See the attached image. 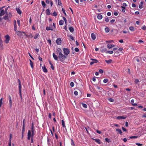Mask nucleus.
Here are the masks:
<instances>
[{"label":"nucleus","mask_w":146,"mask_h":146,"mask_svg":"<svg viewBox=\"0 0 146 146\" xmlns=\"http://www.w3.org/2000/svg\"><path fill=\"white\" fill-rule=\"evenodd\" d=\"M58 57L59 60L62 62H63L65 59L67 58V56L63 54H59Z\"/></svg>","instance_id":"1"},{"label":"nucleus","mask_w":146,"mask_h":146,"mask_svg":"<svg viewBox=\"0 0 146 146\" xmlns=\"http://www.w3.org/2000/svg\"><path fill=\"white\" fill-rule=\"evenodd\" d=\"M63 51L64 54L66 56L69 54L70 51L69 50L68 48H64Z\"/></svg>","instance_id":"2"},{"label":"nucleus","mask_w":146,"mask_h":146,"mask_svg":"<svg viewBox=\"0 0 146 146\" xmlns=\"http://www.w3.org/2000/svg\"><path fill=\"white\" fill-rule=\"evenodd\" d=\"M5 43L6 44L8 43L10 39V36L8 35H7L5 36Z\"/></svg>","instance_id":"3"},{"label":"nucleus","mask_w":146,"mask_h":146,"mask_svg":"<svg viewBox=\"0 0 146 146\" xmlns=\"http://www.w3.org/2000/svg\"><path fill=\"white\" fill-rule=\"evenodd\" d=\"M9 107L10 108H11L12 107V103L11 98L10 96H9Z\"/></svg>","instance_id":"4"},{"label":"nucleus","mask_w":146,"mask_h":146,"mask_svg":"<svg viewBox=\"0 0 146 146\" xmlns=\"http://www.w3.org/2000/svg\"><path fill=\"white\" fill-rule=\"evenodd\" d=\"M56 53L57 54H62V50L60 48H58L57 49V50L56 51Z\"/></svg>","instance_id":"5"},{"label":"nucleus","mask_w":146,"mask_h":146,"mask_svg":"<svg viewBox=\"0 0 146 146\" xmlns=\"http://www.w3.org/2000/svg\"><path fill=\"white\" fill-rule=\"evenodd\" d=\"M61 40L60 38H58L56 40V43L58 45H60L61 44Z\"/></svg>","instance_id":"6"},{"label":"nucleus","mask_w":146,"mask_h":146,"mask_svg":"<svg viewBox=\"0 0 146 146\" xmlns=\"http://www.w3.org/2000/svg\"><path fill=\"white\" fill-rule=\"evenodd\" d=\"M16 33L17 35L19 36H22V33H25L24 32H21L19 31H17Z\"/></svg>","instance_id":"7"},{"label":"nucleus","mask_w":146,"mask_h":146,"mask_svg":"<svg viewBox=\"0 0 146 146\" xmlns=\"http://www.w3.org/2000/svg\"><path fill=\"white\" fill-rule=\"evenodd\" d=\"M27 139L28 140H30L31 137V130H29L28 131L27 134Z\"/></svg>","instance_id":"8"},{"label":"nucleus","mask_w":146,"mask_h":146,"mask_svg":"<svg viewBox=\"0 0 146 146\" xmlns=\"http://www.w3.org/2000/svg\"><path fill=\"white\" fill-rule=\"evenodd\" d=\"M52 55L54 59L58 61V56L55 55L54 53H53Z\"/></svg>","instance_id":"9"},{"label":"nucleus","mask_w":146,"mask_h":146,"mask_svg":"<svg viewBox=\"0 0 146 146\" xmlns=\"http://www.w3.org/2000/svg\"><path fill=\"white\" fill-rule=\"evenodd\" d=\"M46 30L48 31L49 30H51V31H53L54 30V28L53 27L52 25H51V27H46Z\"/></svg>","instance_id":"10"},{"label":"nucleus","mask_w":146,"mask_h":146,"mask_svg":"<svg viewBox=\"0 0 146 146\" xmlns=\"http://www.w3.org/2000/svg\"><path fill=\"white\" fill-rule=\"evenodd\" d=\"M115 46L114 45L111 44H108L107 45V47L109 49H110Z\"/></svg>","instance_id":"11"},{"label":"nucleus","mask_w":146,"mask_h":146,"mask_svg":"<svg viewBox=\"0 0 146 146\" xmlns=\"http://www.w3.org/2000/svg\"><path fill=\"white\" fill-rule=\"evenodd\" d=\"M92 139L94 140L97 143L99 144H100L101 143V141L100 139H95L93 138H92Z\"/></svg>","instance_id":"12"},{"label":"nucleus","mask_w":146,"mask_h":146,"mask_svg":"<svg viewBox=\"0 0 146 146\" xmlns=\"http://www.w3.org/2000/svg\"><path fill=\"white\" fill-rule=\"evenodd\" d=\"M18 82L19 83V90L21 89L22 86L21 84V82L19 79H18Z\"/></svg>","instance_id":"13"},{"label":"nucleus","mask_w":146,"mask_h":146,"mask_svg":"<svg viewBox=\"0 0 146 146\" xmlns=\"http://www.w3.org/2000/svg\"><path fill=\"white\" fill-rule=\"evenodd\" d=\"M126 118V117L123 116H119L117 117L116 118L118 119H125Z\"/></svg>","instance_id":"14"},{"label":"nucleus","mask_w":146,"mask_h":146,"mask_svg":"<svg viewBox=\"0 0 146 146\" xmlns=\"http://www.w3.org/2000/svg\"><path fill=\"white\" fill-rule=\"evenodd\" d=\"M42 68L43 71L44 72L46 73L48 72L47 69L46 68L45 66L44 65L42 67Z\"/></svg>","instance_id":"15"},{"label":"nucleus","mask_w":146,"mask_h":146,"mask_svg":"<svg viewBox=\"0 0 146 146\" xmlns=\"http://www.w3.org/2000/svg\"><path fill=\"white\" fill-rule=\"evenodd\" d=\"M5 14V11L3 9L2 10L0 13V16H2Z\"/></svg>","instance_id":"16"},{"label":"nucleus","mask_w":146,"mask_h":146,"mask_svg":"<svg viewBox=\"0 0 146 146\" xmlns=\"http://www.w3.org/2000/svg\"><path fill=\"white\" fill-rule=\"evenodd\" d=\"M91 36L93 40H94L96 39V36L94 33H92L91 34Z\"/></svg>","instance_id":"17"},{"label":"nucleus","mask_w":146,"mask_h":146,"mask_svg":"<svg viewBox=\"0 0 146 146\" xmlns=\"http://www.w3.org/2000/svg\"><path fill=\"white\" fill-rule=\"evenodd\" d=\"M112 60L111 59H109L108 60H106L105 61L108 64H110L112 62Z\"/></svg>","instance_id":"18"},{"label":"nucleus","mask_w":146,"mask_h":146,"mask_svg":"<svg viewBox=\"0 0 146 146\" xmlns=\"http://www.w3.org/2000/svg\"><path fill=\"white\" fill-rule=\"evenodd\" d=\"M46 13L48 15H49L50 14V11L49 9H46Z\"/></svg>","instance_id":"19"},{"label":"nucleus","mask_w":146,"mask_h":146,"mask_svg":"<svg viewBox=\"0 0 146 146\" xmlns=\"http://www.w3.org/2000/svg\"><path fill=\"white\" fill-rule=\"evenodd\" d=\"M16 10L17 11V13L20 15L21 13V11L19 8H16Z\"/></svg>","instance_id":"20"},{"label":"nucleus","mask_w":146,"mask_h":146,"mask_svg":"<svg viewBox=\"0 0 146 146\" xmlns=\"http://www.w3.org/2000/svg\"><path fill=\"white\" fill-rule=\"evenodd\" d=\"M7 14H6V15H5V16L3 17V19L5 20H9V16L7 15Z\"/></svg>","instance_id":"21"},{"label":"nucleus","mask_w":146,"mask_h":146,"mask_svg":"<svg viewBox=\"0 0 146 146\" xmlns=\"http://www.w3.org/2000/svg\"><path fill=\"white\" fill-rule=\"evenodd\" d=\"M69 30L72 33L74 32V28L72 27H69Z\"/></svg>","instance_id":"22"},{"label":"nucleus","mask_w":146,"mask_h":146,"mask_svg":"<svg viewBox=\"0 0 146 146\" xmlns=\"http://www.w3.org/2000/svg\"><path fill=\"white\" fill-rule=\"evenodd\" d=\"M97 18L98 19H101L102 18V16L100 14H99L97 16Z\"/></svg>","instance_id":"23"},{"label":"nucleus","mask_w":146,"mask_h":146,"mask_svg":"<svg viewBox=\"0 0 146 146\" xmlns=\"http://www.w3.org/2000/svg\"><path fill=\"white\" fill-rule=\"evenodd\" d=\"M41 4L43 8H45L46 7V4L44 1H42Z\"/></svg>","instance_id":"24"},{"label":"nucleus","mask_w":146,"mask_h":146,"mask_svg":"<svg viewBox=\"0 0 146 146\" xmlns=\"http://www.w3.org/2000/svg\"><path fill=\"white\" fill-rule=\"evenodd\" d=\"M134 100L133 99H132L131 100V103L132 104V105L133 106H136L137 105V104L136 103H134Z\"/></svg>","instance_id":"25"},{"label":"nucleus","mask_w":146,"mask_h":146,"mask_svg":"<svg viewBox=\"0 0 146 146\" xmlns=\"http://www.w3.org/2000/svg\"><path fill=\"white\" fill-rule=\"evenodd\" d=\"M116 131L118 133H119L121 134L122 133V131L121 130L119 129H116Z\"/></svg>","instance_id":"26"},{"label":"nucleus","mask_w":146,"mask_h":146,"mask_svg":"<svg viewBox=\"0 0 146 146\" xmlns=\"http://www.w3.org/2000/svg\"><path fill=\"white\" fill-rule=\"evenodd\" d=\"M19 95L20 96V98H21V101H22V97L21 94V89L19 90Z\"/></svg>","instance_id":"27"},{"label":"nucleus","mask_w":146,"mask_h":146,"mask_svg":"<svg viewBox=\"0 0 146 146\" xmlns=\"http://www.w3.org/2000/svg\"><path fill=\"white\" fill-rule=\"evenodd\" d=\"M30 64L31 66V67L32 69L33 68V63L32 61L30 59Z\"/></svg>","instance_id":"28"},{"label":"nucleus","mask_w":146,"mask_h":146,"mask_svg":"<svg viewBox=\"0 0 146 146\" xmlns=\"http://www.w3.org/2000/svg\"><path fill=\"white\" fill-rule=\"evenodd\" d=\"M64 23V21L62 20H60L59 21V25H62Z\"/></svg>","instance_id":"29"},{"label":"nucleus","mask_w":146,"mask_h":146,"mask_svg":"<svg viewBox=\"0 0 146 146\" xmlns=\"http://www.w3.org/2000/svg\"><path fill=\"white\" fill-rule=\"evenodd\" d=\"M62 126L64 127H65V123L64 120H62Z\"/></svg>","instance_id":"30"},{"label":"nucleus","mask_w":146,"mask_h":146,"mask_svg":"<svg viewBox=\"0 0 146 146\" xmlns=\"http://www.w3.org/2000/svg\"><path fill=\"white\" fill-rule=\"evenodd\" d=\"M107 50L106 48H103L101 50V52H106V51H107Z\"/></svg>","instance_id":"31"},{"label":"nucleus","mask_w":146,"mask_h":146,"mask_svg":"<svg viewBox=\"0 0 146 146\" xmlns=\"http://www.w3.org/2000/svg\"><path fill=\"white\" fill-rule=\"evenodd\" d=\"M105 140L106 141L108 142V143H110L111 142V141L110 140V139H109L108 138H106L105 139Z\"/></svg>","instance_id":"32"},{"label":"nucleus","mask_w":146,"mask_h":146,"mask_svg":"<svg viewBox=\"0 0 146 146\" xmlns=\"http://www.w3.org/2000/svg\"><path fill=\"white\" fill-rule=\"evenodd\" d=\"M31 131L32 132V133H34L35 134V128H31Z\"/></svg>","instance_id":"33"},{"label":"nucleus","mask_w":146,"mask_h":146,"mask_svg":"<svg viewBox=\"0 0 146 146\" xmlns=\"http://www.w3.org/2000/svg\"><path fill=\"white\" fill-rule=\"evenodd\" d=\"M129 30L131 31H134V28L133 27H132V26L130 27H129Z\"/></svg>","instance_id":"34"},{"label":"nucleus","mask_w":146,"mask_h":146,"mask_svg":"<svg viewBox=\"0 0 146 146\" xmlns=\"http://www.w3.org/2000/svg\"><path fill=\"white\" fill-rule=\"evenodd\" d=\"M105 31L106 32L108 33L110 31V29L108 27H106L105 28Z\"/></svg>","instance_id":"35"},{"label":"nucleus","mask_w":146,"mask_h":146,"mask_svg":"<svg viewBox=\"0 0 146 146\" xmlns=\"http://www.w3.org/2000/svg\"><path fill=\"white\" fill-rule=\"evenodd\" d=\"M82 106L85 108H87V105L85 104L82 103Z\"/></svg>","instance_id":"36"},{"label":"nucleus","mask_w":146,"mask_h":146,"mask_svg":"<svg viewBox=\"0 0 146 146\" xmlns=\"http://www.w3.org/2000/svg\"><path fill=\"white\" fill-rule=\"evenodd\" d=\"M122 8V11L123 12H124L125 11V7L123 6H121V7Z\"/></svg>","instance_id":"37"},{"label":"nucleus","mask_w":146,"mask_h":146,"mask_svg":"<svg viewBox=\"0 0 146 146\" xmlns=\"http://www.w3.org/2000/svg\"><path fill=\"white\" fill-rule=\"evenodd\" d=\"M52 15L54 16H56L57 15V13L56 11H54L53 14H52Z\"/></svg>","instance_id":"38"},{"label":"nucleus","mask_w":146,"mask_h":146,"mask_svg":"<svg viewBox=\"0 0 146 146\" xmlns=\"http://www.w3.org/2000/svg\"><path fill=\"white\" fill-rule=\"evenodd\" d=\"M39 35V34L38 33H36V34L35 36H34V38L35 39H36L38 36Z\"/></svg>","instance_id":"39"},{"label":"nucleus","mask_w":146,"mask_h":146,"mask_svg":"<svg viewBox=\"0 0 146 146\" xmlns=\"http://www.w3.org/2000/svg\"><path fill=\"white\" fill-rule=\"evenodd\" d=\"M113 51L110 50V51H106V53L112 54L113 53Z\"/></svg>","instance_id":"40"},{"label":"nucleus","mask_w":146,"mask_h":146,"mask_svg":"<svg viewBox=\"0 0 146 146\" xmlns=\"http://www.w3.org/2000/svg\"><path fill=\"white\" fill-rule=\"evenodd\" d=\"M108 100L109 101L111 102H114L113 99L111 98H109L108 99Z\"/></svg>","instance_id":"41"},{"label":"nucleus","mask_w":146,"mask_h":146,"mask_svg":"<svg viewBox=\"0 0 146 146\" xmlns=\"http://www.w3.org/2000/svg\"><path fill=\"white\" fill-rule=\"evenodd\" d=\"M68 36L70 38V39H72L73 40H74V38L71 35H70L69 36Z\"/></svg>","instance_id":"42"},{"label":"nucleus","mask_w":146,"mask_h":146,"mask_svg":"<svg viewBox=\"0 0 146 146\" xmlns=\"http://www.w3.org/2000/svg\"><path fill=\"white\" fill-rule=\"evenodd\" d=\"M25 131V126H23L22 133L24 134Z\"/></svg>","instance_id":"43"},{"label":"nucleus","mask_w":146,"mask_h":146,"mask_svg":"<svg viewBox=\"0 0 146 146\" xmlns=\"http://www.w3.org/2000/svg\"><path fill=\"white\" fill-rule=\"evenodd\" d=\"M58 5L60 6H61L62 3L61 2V1L60 0H58Z\"/></svg>","instance_id":"44"},{"label":"nucleus","mask_w":146,"mask_h":146,"mask_svg":"<svg viewBox=\"0 0 146 146\" xmlns=\"http://www.w3.org/2000/svg\"><path fill=\"white\" fill-rule=\"evenodd\" d=\"M63 19L64 20L65 23L66 24V25H67V20L66 18L64 17H63Z\"/></svg>","instance_id":"45"},{"label":"nucleus","mask_w":146,"mask_h":146,"mask_svg":"<svg viewBox=\"0 0 146 146\" xmlns=\"http://www.w3.org/2000/svg\"><path fill=\"white\" fill-rule=\"evenodd\" d=\"M138 137V136H131L129 137V138L130 139H133V138H137Z\"/></svg>","instance_id":"46"},{"label":"nucleus","mask_w":146,"mask_h":146,"mask_svg":"<svg viewBox=\"0 0 146 146\" xmlns=\"http://www.w3.org/2000/svg\"><path fill=\"white\" fill-rule=\"evenodd\" d=\"M47 42L49 43L50 45H51V41L50 39H48L47 40Z\"/></svg>","instance_id":"47"},{"label":"nucleus","mask_w":146,"mask_h":146,"mask_svg":"<svg viewBox=\"0 0 146 146\" xmlns=\"http://www.w3.org/2000/svg\"><path fill=\"white\" fill-rule=\"evenodd\" d=\"M108 81V80L107 79H105L104 80L103 82L104 83H106Z\"/></svg>","instance_id":"48"},{"label":"nucleus","mask_w":146,"mask_h":146,"mask_svg":"<svg viewBox=\"0 0 146 146\" xmlns=\"http://www.w3.org/2000/svg\"><path fill=\"white\" fill-rule=\"evenodd\" d=\"M91 60H93L94 61L93 62H94L95 63H97L98 62V61L96 59H91Z\"/></svg>","instance_id":"49"},{"label":"nucleus","mask_w":146,"mask_h":146,"mask_svg":"<svg viewBox=\"0 0 146 146\" xmlns=\"http://www.w3.org/2000/svg\"><path fill=\"white\" fill-rule=\"evenodd\" d=\"M62 12H63V13L64 14V15L65 16H66V13L65 10L63 8H62Z\"/></svg>","instance_id":"50"},{"label":"nucleus","mask_w":146,"mask_h":146,"mask_svg":"<svg viewBox=\"0 0 146 146\" xmlns=\"http://www.w3.org/2000/svg\"><path fill=\"white\" fill-rule=\"evenodd\" d=\"M8 16H9V17L11 18L12 17V15L11 13H9V14L8 13L7 14Z\"/></svg>","instance_id":"51"},{"label":"nucleus","mask_w":146,"mask_h":146,"mask_svg":"<svg viewBox=\"0 0 146 146\" xmlns=\"http://www.w3.org/2000/svg\"><path fill=\"white\" fill-rule=\"evenodd\" d=\"M99 72L100 73L102 74L104 72V71L102 69H100L99 70Z\"/></svg>","instance_id":"52"},{"label":"nucleus","mask_w":146,"mask_h":146,"mask_svg":"<svg viewBox=\"0 0 146 146\" xmlns=\"http://www.w3.org/2000/svg\"><path fill=\"white\" fill-rule=\"evenodd\" d=\"M14 29L15 31H16L17 30V25H14Z\"/></svg>","instance_id":"53"},{"label":"nucleus","mask_w":146,"mask_h":146,"mask_svg":"<svg viewBox=\"0 0 146 146\" xmlns=\"http://www.w3.org/2000/svg\"><path fill=\"white\" fill-rule=\"evenodd\" d=\"M35 135V134L34 133H31V138H33V136H34V135Z\"/></svg>","instance_id":"54"},{"label":"nucleus","mask_w":146,"mask_h":146,"mask_svg":"<svg viewBox=\"0 0 146 146\" xmlns=\"http://www.w3.org/2000/svg\"><path fill=\"white\" fill-rule=\"evenodd\" d=\"M71 145H72L74 146L75 145L74 143V141L72 139H71Z\"/></svg>","instance_id":"55"},{"label":"nucleus","mask_w":146,"mask_h":146,"mask_svg":"<svg viewBox=\"0 0 146 146\" xmlns=\"http://www.w3.org/2000/svg\"><path fill=\"white\" fill-rule=\"evenodd\" d=\"M70 85L71 87H73L74 86V83L72 82H71L70 83Z\"/></svg>","instance_id":"56"},{"label":"nucleus","mask_w":146,"mask_h":146,"mask_svg":"<svg viewBox=\"0 0 146 146\" xmlns=\"http://www.w3.org/2000/svg\"><path fill=\"white\" fill-rule=\"evenodd\" d=\"M139 82V80L138 79H136L135 80V82L136 84H137Z\"/></svg>","instance_id":"57"},{"label":"nucleus","mask_w":146,"mask_h":146,"mask_svg":"<svg viewBox=\"0 0 146 146\" xmlns=\"http://www.w3.org/2000/svg\"><path fill=\"white\" fill-rule=\"evenodd\" d=\"M74 50L76 52H78L79 51V49L78 48H75Z\"/></svg>","instance_id":"58"},{"label":"nucleus","mask_w":146,"mask_h":146,"mask_svg":"<svg viewBox=\"0 0 146 146\" xmlns=\"http://www.w3.org/2000/svg\"><path fill=\"white\" fill-rule=\"evenodd\" d=\"M109 18L108 17H107L105 19V21L106 22H108L109 21Z\"/></svg>","instance_id":"59"},{"label":"nucleus","mask_w":146,"mask_h":146,"mask_svg":"<svg viewBox=\"0 0 146 146\" xmlns=\"http://www.w3.org/2000/svg\"><path fill=\"white\" fill-rule=\"evenodd\" d=\"M17 23L19 26H20V22L19 20H17Z\"/></svg>","instance_id":"60"},{"label":"nucleus","mask_w":146,"mask_h":146,"mask_svg":"<svg viewBox=\"0 0 146 146\" xmlns=\"http://www.w3.org/2000/svg\"><path fill=\"white\" fill-rule=\"evenodd\" d=\"M135 144L138 146H141L143 145V144L140 143H136Z\"/></svg>","instance_id":"61"},{"label":"nucleus","mask_w":146,"mask_h":146,"mask_svg":"<svg viewBox=\"0 0 146 146\" xmlns=\"http://www.w3.org/2000/svg\"><path fill=\"white\" fill-rule=\"evenodd\" d=\"M141 28L143 30H145L146 29V27L145 25H144L141 27Z\"/></svg>","instance_id":"62"},{"label":"nucleus","mask_w":146,"mask_h":146,"mask_svg":"<svg viewBox=\"0 0 146 146\" xmlns=\"http://www.w3.org/2000/svg\"><path fill=\"white\" fill-rule=\"evenodd\" d=\"M74 94L75 96H77L78 95V92L76 91H75L74 92Z\"/></svg>","instance_id":"63"},{"label":"nucleus","mask_w":146,"mask_h":146,"mask_svg":"<svg viewBox=\"0 0 146 146\" xmlns=\"http://www.w3.org/2000/svg\"><path fill=\"white\" fill-rule=\"evenodd\" d=\"M50 0H45L46 3L47 4H49L50 1Z\"/></svg>","instance_id":"64"}]
</instances>
